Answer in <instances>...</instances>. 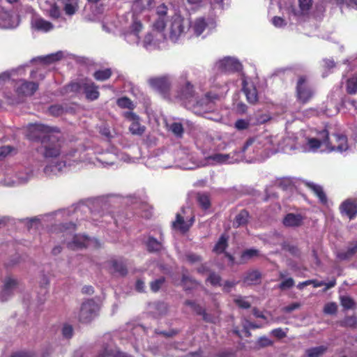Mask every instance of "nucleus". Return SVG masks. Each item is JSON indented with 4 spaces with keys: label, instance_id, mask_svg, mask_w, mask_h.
<instances>
[{
    "label": "nucleus",
    "instance_id": "obj_1",
    "mask_svg": "<svg viewBox=\"0 0 357 357\" xmlns=\"http://www.w3.org/2000/svg\"><path fill=\"white\" fill-rule=\"evenodd\" d=\"M180 82L177 96L183 100L185 107L190 109L197 115H204L213 109V101L218 98L217 94L206 93L204 97L197 100L195 97L193 86L185 77Z\"/></svg>",
    "mask_w": 357,
    "mask_h": 357
},
{
    "label": "nucleus",
    "instance_id": "obj_2",
    "mask_svg": "<svg viewBox=\"0 0 357 357\" xmlns=\"http://www.w3.org/2000/svg\"><path fill=\"white\" fill-rule=\"evenodd\" d=\"M36 137L40 140L41 145L38 151L45 158H56L61 153V143L59 138L52 134V129L43 124L32 126Z\"/></svg>",
    "mask_w": 357,
    "mask_h": 357
},
{
    "label": "nucleus",
    "instance_id": "obj_3",
    "mask_svg": "<svg viewBox=\"0 0 357 357\" xmlns=\"http://www.w3.org/2000/svg\"><path fill=\"white\" fill-rule=\"evenodd\" d=\"M335 139L339 144L335 146L330 142L329 133L326 129H323L317 132V137H310L307 139L305 150L316 152L319 149L322 151H327L342 152L348 149L347 138L344 135L336 134Z\"/></svg>",
    "mask_w": 357,
    "mask_h": 357
},
{
    "label": "nucleus",
    "instance_id": "obj_4",
    "mask_svg": "<svg viewBox=\"0 0 357 357\" xmlns=\"http://www.w3.org/2000/svg\"><path fill=\"white\" fill-rule=\"evenodd\" d=\"M190 22L185 20L181 15H175L172 17L169 26V38L176 42L178 38L188 29Z\"/></svg>",
    "mask_w": 357,
    "mask_h": 357
},
{
    "label": "nucleus",
    "instance_id": "obj_5",
    "mask_svg": "<svg viewBox=\"0 0 357 357\" xmlns=\"http://www.w3.org/2000/svg\"><path fill=\"white\" fill-rule=\"evenodd\" d=\"M98 310V304L93 299H88L82 304L79 320L82 323H89L97 316Z\"/></svg>",
    "mask_w": 357,
    "mask_h": 357
},
{
    "label": "nucleus",
    "instance_id": "obj_6",
    "mask_svg": "<svg viewBox=\"0 0 357 357\" xmlns=\"http://www.w3.org/2000/svg\"><path fill=\"white\" fill-rule=\"evenodd\" d=\"M273 144V136L266 131L254 137L248 139L243 147V151H245L251 146H252L255 149L259 150L261 148H268Z\"/></svg>",
    "mask_w": 357,
    "mask_h": 357
},
{
    "label": "nucleus",
    "instance_id": "obj_7",
    "mask_svg": "<svg viewBox=\"0 0 357 357\" xmlns=\"http://www.w3.org/2000/svg\"><path fill=\"white\" fill-rule=\"evenodd\" d=\"M296 89L297 98L302 103H306L313 96L314 91L305 75H301L298 77Z\"/></svg>",
    "mask_w": 357,
    "mask_h": 357
},
{
    "label": "nucleus",
    "instance_id": "obj_8",
    "mask_svg": "<svg viewBox=\"0 0 357 357\" xmlns=\"http://www.w3.org/2000/svg\"><path fill=\"white\" fill-rule=\"evenodd\" d=\"M241 63L232 57H225L223 59L218 61L214 66V69L220 73H230L237 72L241 70Z\"/></svg>",
    "mask_w": 357,
    "mask_h": 357
},
{
    "label": "nucleus",
    "instance_id": "obj_9",
    "mask_svg": "<svg viewBox=\"0 0 357 357\" xmlns=\"http://www.w3.org/2000/svg\"><path fill=\"white\" fill-rule=\"evenodd\" d=\"M172 83V80L169 75L152 77L149 79L150 86L164 96L169 95Z\"/></svg>",
    "mask_w": 357,
    "mask_h": 357
},
{
    "label": "nucleus",
    "instance_id": "obj_10",
    "mask_svg": "<svg viewBox=\"0 0 357 357\" xmlns=\"http://www.w3.org/2000/svg\"><path fill=\"white\" fill-rule=\"evenodd\" d=\"M73 90H77L81 88L84 90L86 97L91 100H96L99 96V92L97 86L91 80H83L80 84L75 83L71 84Z\"/></svg>",
    "mask_w": 357,
    "mask_h": 357
},
{
    "label": "nucleus",
    "instance_id": "obj_11",
    "mask_svg": "<svg viewBox=\"0 0 357 357\" xmlns=\"http://www.w3.org/2000/svg\"><path fill=\"white\" fill-rule=\"evenodd\" d=\"M15 92L19 96H32L38 89V84L24 79L19 80L15 84Z\"/></svg>",
    "mask_w": 357,
    "mask_h": 357
},
{
    "label": "nucleus",
    "instance_id": "obj_12",
    "mask_svg": "<svg viewBox=\"0 0 357 357\" xmlns=\"http://www.w3.org/2000/svg\"><path fill=\"white\" fill-rule=\"evenodd\" d=\"M142 29L141 22L137 19H133L130 27L123 33L124 39L130 44H138L139 43V33Z\"/></svg>",
    "mask_w": 357,
    "mask_h": 357
},
{
    "label": "nucleus",
    "instance_id": "obj_13",
    "mask_svg": "<svg viewBox=\"0 0 357 357\" xmlns=\"http://www.w3.org/2000/svg\"><path fill=\"white\" fill-rule=\"evenodd\" d=\"M268 119L266 115H261L259 117L250 116L247 119H238L234 123V127L238 130H243L248 129L251 125L262 124Z\"/></svg>",
    "mask_w": 357,
    "mask_h": 357
},
{
    "label": "nucleus",
    "instance_id": "obj_14",
    "mask_svg": "<svg viewBox=\"0 0 357 357\" xmlns=\"http://www.w3.org/2000/svg\"><path fill=\"white\" fill-rule=\"evenodd\" d=\"M17 287V281L8 276L6 277L3 281V287L0 293V301H6L14 294L15 290Z\"/></svg>",
    "mask_w": 357,
    "mask_h": 357
},
{
    "label": "nucleus",
    "instance_id": "obj_15",
    "mask_svg": "<svg viewBox=\"0 0 357 357\" xmlns=\"http://www.w3.org/2000/svg\"><path fill=\"white\" fill-rule=\"evenodd\" d=\"M124 116L131 122L129 130L132 134L142 135L144 133L145 127L139 123V118L137 115L131 112H126L124 114Z\"/></svg>",
    "mask_w": 357,
    "mask_h": 357
},
{
    "label": "nucleus",
    "instance_id": "obj_16",
    "mask_svg": "<svg viewBox=\"0 0 357 357\" xmlns=\"http://www.w3.org/2000/svg\"><path fill=\"white\" fill-rule=\"evenodd\" d=\"M19 22V17L16 15H13L8 12H2L0 13V28L1 29L16 28Z\"/></svg>",
    "mask_w": 357,
    "mask_h": 357
},
{
    "label": "nucleus",
    "instance_id": "obj_17",
    "mask_svg": "<svg viewBox=\"0 0 357 357\" xmlns=\"http://www.w3.org/2000/svg\"><path fill=\"white\" fill-rule=\"evenodd\" d=\"M93 242V239L89 238L85 236L74 235L73 240L70 242H67V246L72 250H76L89 247Z\"/></svg>",
    "mask_w": 357,
    "mask_h": 357
},
{
    "label": "nucleus",
    "instance_id": "obj_18",
    "mask_svg": "<svg viewBox=\"0 0 357 357\" xmlns=\"http://www.w3.org/2000/svg\"><path fill=\"white\" fill-rule=\"evenodd\" d=\"M31 24L32 28L38 31L48 32L54 28V25L50 22L39 17H33Z\"/></svg>",
    "mask_w": 357,
    "mask_h": 357
},
{
    "label": "nucleus",
    "instance_id": "obj_19",
    "mask_svg": "<svg viewBox=\"0 0 357 357\" xmlns=\"http://www.w3.org/2000/svg\"><path fill=\"white\" fill-rule=\"evenodd\" d=\"M67 165L68 166L72 165V163L68 158L58 161L54 165H47L44 169V172L49 176L51 174H57L58 173L63 172V169L67 167Z\"/></svg>",
    "mask_w": 357,
    "mask_h": 357
},
{
    "label": "nucleus",
    "instance_id": "obj_20",
    "mask_svg": "<svg viewBox=\"0 0 357 357\" xmlns=\"http://www.w3.org/2000/svg\"><path fill=\"white\" fill-rule=\"evenodd\" d=\"M340 209L341 213L348 216L349 219H354L357 215V204L349 199L342 202Z\"/></svg>",
    "mask_w": 357,
    "mask_h": 357
},
{
    "label": "nucleus",
    "instance_id": "obj_21",
    "mask_svg": "<svg viewBox=\"0 0 357 357\" xmlns=\"http://www.w3.org/2000/svg\"><path fill=\"white\" fill-rule=\"evenodd\" d=\"M194 222V218H191L188 221H185L183 217L177 213L176 220L173 222V227L179 230L181 233L187 232Z\"/></svg>",
    "mask_w": 357,
    "mask_h": 357
},
{
    "label": "nucleus",
    "instance_id": "obj_22",
    "mask_svg": "<svg viewBox=\"0 0 357 357\" xmlns=\"http://www.w3.org/2000/svg\"><path fill=\"white\" fill-rule=\"evenodd\" d=\"M261 273L258 270H251L246 272L243 276V283L247 285L258 284L261 282Z\"/></svg>",
    "mask_w": 357,
    "mask_h": 357
},
{
    "label": "nucleus",
    "instance_id": "obj_23",
    "mask_svg": "<svg viewBox=\"0 0 357 357\" xmlns=\"http://www.w3.org/2000/svg\"><path fill=\"white\" fill-rule=\"evenodd\" d=\"M243 91L249 103L255 104L258 101L257 91L253 84H248L243 82Z\"/></svg>",
    "mask_w": 357,
    "mask_h": 357
},
{
    "label": "nucleus",
    "instance_id": "obj_24",
    "mask_svg": "<svg viewBox=\"0 0 357 357\" xmlns=\"http://www.w3.org/2000/svg\"><path fill=\"white\" fill-rule=\"evenodd\" d=\"M303 218L301 214L288 213L283 220L287 227H298L301 225Z\"/></svg>",
    "mask_w": 357,
    "mask_h": 357
},
{
    "label": "nucleus",
    "instance_id": "obj_25",
    "mask_svg": "<svg viewBox=\"0 0 357 357\" xmlns=\"http://www.w3.org/2000/svg\"><path fill=\"white\" fill-rule=\"evenodd\" d=\"M306 185L319 198L321 204H325L327 203V197L321 185H317L314 183H306Z\"/></svg>",
    "mask_w": 357,
    "mask_h": 357
},
{
    "label": "nucleus",
    "instance_id": "obj_26",
    "mask_svg": "<svg viewBox=\"0 0 357 357\" xmlns=\"http://www.w3.org/2000/svg\"><path fill=\"white\" fill-rule=\"evenodd\" d=\"M207 23L205 18L199 17L191 24V30L196 36H200L206 29Z\"/></svg>",
    "mask_w": 357,
    "mask_h": 357
},
{
    "label": "nucleus",
    "instance_id": "obj_27",
    "mask_svg": "<svg viewBox=\"0 0 357 357\" xmlns=\"http://www.w3.org/2000/svg\"><path fill=\"white\" fill-rule=\"evenodd\" d=\"M328 350V347L321 345L307 349L305 351V357H321Z\"/></svg>",
    "mask_w": 357,
    "mask_h": 357
},
{
    "label": "nucleus",
    "instance_id": "obj_28",
    "mask_svg": "<svg viewBox=\"0 0 357 357\" xmlns=\"http://www.w3.org/2000/svg\"><path fill=\"white\" fill-rule=\"evenodd\" d=\"M249 213L246 210H241L235 217L233 227L238 228L245 225L248 222Z\"/></svg>",
    "mask_w": 357,
    "mask_h": 357
},
{
    "label": "nucleus",
    "instance_id": "obj_29",
    "mask_svg": "<svg viewBox=\"0 0 357 357\" xmlns=\"http://www.w3.org/2000/svg\"><path fill=\"white\" fill-rule=\"evenodd\" d=\"M196 200L199 206L204 210H206L211 206L209 195L206 192H198L196 195Z\"/></svg>",
    "mask_w": 357,
    "mask_h": 357
},
{
    "label": "nucleus",
    "instance_id": "obj_30",
    "mask_svg": "<svg viewBox=\"0 0 357 357\" xmlns=\"http://www.w3.org/2000/svg\"><path fill=\"white\" fill-rule=\"evenodd\" d=\"M152 4V0H136L132 5V9L135 13H141L149 10Z\"/></svg>",
    "mask_w": 357,
    "mask_h": 357
},
{
    "label": "nucleus",
    "instance_id": "obj_31",
    "mask_svg": "<svg viewBox=\"0 0 357 357\" xmlns=\"http://www.w3.org/2000/svg\"><path fill=\"white\" fill-rule=\"evenodd\" d=\"M97 357H132L131 356L120 351H114V350L110 347H105L100 352Z\"/></svg>",
    "mask_w": 357,
    "mask_h": 357
},
{
    "label": "nucleus",
    "instance_id": "obj_32",
    "mask_svg": "<svg viewBox=\"0 0 357 357\" xmlns=\"http://www.w3.org/2000/svg\"><path fill=\"white\" fill-rule=\"evenodd\" d=\"M229 159V154L215 153L208 157V160L211 161L213 164L231 163L232 161H230Z\"/></svg>",
    "mask_w": 357,
    "mask_h": 357
},
{
    "label": "nucleus",
    "instance_id": "obj_33",
    "mask_svg": "<svg viewBox=\"0 0 357 357\" xmlns=\"http://www.w3.org/2000/svg\"><path fill=\"white\" fill-rule=\"evenodd\" d=\"M113 271L121 276L127 274L128 271L124 262L121 260L114 259L111 261Z\"/></svg>",
    "mask_w": 357,
    "mask_h": 357
},
{
    "label": "nucleus",
    "instance_id": "obj_34",
    "mask_svg": "<svg viewBox=\"0 0 357 357\" xmlns=\"http://www.w3.org/2000/svg\"><path fill=\"white\" fill-rule=\"evenodd\" d=\"M259 255V252L258 250L255 248L247 249L242 252L240 258V264H245L248 262L250 259L258 257Z\"/></svg>",
    "mask_w": 357,
    "mask_h": 357
},
{
    "label": "nucleus",
    "instance_id": "obj_35",
    "mask_svg": "<svg viewBox=\"0 0 357 357\" xmlns=\"http://www.w3.org/2000/svg\"><path fill=\"white\" fill-rule=\"evenodd\" d=\"M64 5L66 14L72 15L75 13L78 7V0H61Z\"/></svg>",
    "mask_w": 357,
    "mask_h": 357
},
{
    "label": "nucleus",
    "instance_id": "obj_36",
    "mask_svg": "<svg viewBox=\"0 0 357 357\" xmlns=\"http://www.w3.org/2000/svg\"><path fill=\"white\" fill-rule=\"evenodd\" d=\"M357 252V244L348 247L346 251H340L337 253V257L341 260H346L353 257Z\"/></svg>",
    "mask_w": 357,
    "mask_h": 357
},
{
    "label": "nucleus",
    "instance_id": "obj_37",
    "mask_svg": "<svg viewBox=\"0 0 357 357\" xmlns=\"http://www.w3.org/2000/svg\"><path fill=\"white\" fill-rule=\"evenodd\" d=\"M346 91L350 95L357 93V76H353L347 80Z\"/></svg>",
    "mask_w": 357,
    "mask_h": 357
},
{
    "label": "nucleus",
    "instance_id": "obj_38",
    "mask_svg": "<svg viewBox=\"0 0 357 357\" xmlns=\"http://www.w3.org/2000/svg\"><path fill=\"white\" fill-rule=\"evenodd\" d=\"M33 176L31 171L26 169L25 172H20L16 174L17 180L15 181L17 184L26 183Z\"/></svg>",
    "mask_w": 357,
    "mask_h": 357
},
{
    "label": "nucleus",
    "instance_id": "obj_39",
    "mask_svg": "<svg viewBox=\"0 0 357 357\" xmlns=\"http://www.w3.org/2000/svg\"><path fill=\"white\" fill-rule=\"evenodd\" d=\"M227 241L228 237L225 235H222L220 237L217 243L215 244L213 248V251H215L217 253L224 252L227 247Z\"/></svg>",
    "mask_w": 357,
    "mask_h": 357
},
{
    "label": "nucleus",
    "instance_id": "obj_40",
    "mask_svg": "<svg viewBox=\"0 0 357 357\" xmlns=\"http://www.w3.org/2000/svg\"><path fill=\"white\" fill-rule=\"evenodd\" d=\"M146 244L149 252H158L162 248V243L153 237H149Z\"/></svg>",
    "mask_w": 357,
    "mask_h": 357
},
{
    "label": "nucleus",
    "instance_id": "obj_41",
    "mask_svg": "<svg viewBox=\"0 0 357 357\" xmlns=\"http://www.w3.org/2000/svg\"><path fill=\"white\" fill-rule=\"evenodd\" d=\"M112 75L110 69L99 70L93 73L94 78L98 81H105L108 79Z\"/></svg>",
    "mask_w": 357,
    "mask_h": 357
},
{
    "label": "nucleus",
    "instance_id": "obj_42",
    "mask_svg": "<svg viewBox=\"0 0 357 357\" xmlns=\"http://www.w3.org/2000/svg\"><path fill=\"white\" fill-rule=\"evenodd\" d=\"M62 56L63 53L61 52H57L56 53L48 54L43 57H39L38 59L45 63H51L60 60Z\"/></svg>",
    "mask_w": 357,
    "mask_h": 357
},
{
    "label": "nucleus",
    "instance_id": "obj_43",
    "mask_svg": "<svg viewBox=\"0 0 357 357\" xmlns=\"http://www.w3.org/2000/svg\"><path fill=\"white\" fill-rule=\"evenodd\" d=\"M357 325V319L354 316L346 317L340 321V326L342 327L355 328Z\"/></svg>",
    "mask_w": 357,
    "mask_h": 357
},
{
    "label": "nucleus",
    "instance_id": "obj_44",
    "mask_svg": "<svg viewBox=\"0 0 357 357\" xmlns=\"http://www.w3.org/2000/svg\"><path fill=\"white\" fill-rule=\"evenodd\" d=\"M301 13L305 15L308 13L312 6V0H298Z\"/></svg>",
    "mask_w": 357,
    "mask_h": 357
},
{
    "label": "nucleus",
    "instance_id": "obj_45",
    "mask_svg": "<svg viewBox=\"0 0 357 357\" xmlns=\"http://www.w3.org/2000/svg\"><path fill=\"white\" fill-rule=\"evenodd\" d=\"M170 130L178 137H181L183 133V127L181 123H173L170 126Z\"/></svg>",
    "mask_w": 357,
    "mask_h": 357
},
{
    "label": "nucleus",
    "instance_id": "obj_46",
    "mask_svg": "<svg viewBox=\"0 0 357 357\" xmlns=\"http://www.w3.org/2000/svg\"><path fill=\"white\" fill-rule=\"evenodd\" d=\"M340 302L342 307L347 310L351 309L354 305L353 299L347 296H342L340 297Z\"/></svg>",
    "mask_w": 357,
    "mask_h": 357
},
{
    "label": "nucleus",
    "instance_id": "obj_47",
    "mask_svg": "<svg viewBox=\"0 0 357 357\" xmlns=\"http://www.w3.org/2000/svg\"><path fill=\"white\" fill-rule=\"evenodd\" d=\"M234 301L241 308L248 309L250 307V303L246 301L245 297L238 296L234 298Z\"/></svg>",
    "mask_w": 357,
    "mask_h": 357
},
{
    "label": "nucleus",
    "instance_id": "obj_48",
    "mask_svg": "<svg viewBox=\"0 0 357 357\" xmlns=\"http://www.w3.org/2000/svg\"><path fill=\"white\" fill-rule=\"evenodd\" d=\"M165 281V280L164 277H160V278L155 280L154 281L151 282V284H150L151 289L153 292H157L161 288V287L164 284Z\"/></svg>",
    "mask_w": 357,
    "mask_h": 357
},
{
    "label": "nucleus",
    "instance_id": "obj_49",
    "mask_svg": "<svg viewBox=\"0 0 357 357\" xmlns=\"http://www.w3.org/2000/svg\"><path fill=\"white\" fill-rule=\"evenodd\" d=\"M295 284L294 280L292 278H289L283 280L279 285L278 288L281 290H286L291 288Z\"/></svg>",
    "mask_w": 357,
    "mask_h": 357
},
{
    "label": "nucleus",
    "instance_id": "obj_50",
    "mask_svg": "<svg viewBox=\"0 0 357 357\" xmlns=\"http://www.w3.org/2000/svg\"><path fill=\"white\" fill-rule=\"evenodd\" d=\"M117 105L121 108L131 109L133 106L132 101L126 97L119 98Z\"/></svg>",
    "mask_w": 357,
    "mask_h": 357
},
{
    "label": "nucleus",
    "instance_id": "obj_51",
    "mask_svg": "<svg viewBox=\"0 0 357 357\" xmlns=\"http://www.w3.org/2000/svg\"><path fill=\"white\" fill-rule=\"evenodd\" d=\"M207 281L213 286H218L220 285L221 278L218 274L211 272L207 278Z\"/></svg>",
    "mask_w": 357,
    "mask_h": 357
},
{
    "label": "nucleus",
    "instance_id": "obj_52",
    "mask_svg": "<svg viewBox=\"0 0 357 357\" xmlns=\"http://www.w3.org/2000/svg\"><path fill=\"white\" fill-rule=\"evenodd\" d=\"M337 306L335 303H328L325 305L324 312L326 314H335L337 312Z\"/></svg>",
    "mask_w": 357,
    "mask_h": 357
},
{
    "label": "nucleus",
    "instance_id": "obj_53",
    "mask_svg": "<svg viewBox=\"0 0 357 357\" xmlns=\"http://www.w3.org/2000/svg\"><path fill=\"white\" fill-rule=\"evenodd\" d=\"M61 331L63 337L66 339H70L73 335V328L72 326L69 324L63 325Z\"/></svg>",
    "mask_w": 357,
    "mask_h": 357
},
{
    "label": "nucleus",
    "instance_id": "obj_54",
    "mask_svg": "<svg viewBox=\"0 0 357 357\" xmlns=\"http://www.w3.org/2000/svg\"><path fill=\"white\" fill-rule=\"evenodd\" d=\"M242 326L243 329H246L247 328L249 329H255L262 327V325L252 323L245 318H243L242 320Z\"/></svg>",
    "mask_w": 357,
    "mask_h": 357
},
{
    "label": "nucleus",
    "instance_id": "obj_55",
    "mask_svg": "<svg viewBox=\"0 0 357 357\" xmlns=\"http://www.w3.org/2000/svg\"><path fill=\"white\" fill-rule=\"evenodd\" d=\"M49 15L54 19H57L60 17V10L56 4H52L50 6Z\"/></svg>",
    "mask_w": 357,
    "mask_h": 357
},
{
    "label": "nucleus",
    "instance_id": "obj_56",
    "mask_svg": "<svg viewBox=\"0 0 357 357\" xmlns=\"http://www.w3.org/2000/svg\"><path fill=\"white\" fill-rule=\"evenodd\" d=\"M202 319L204 321L212 324H215L219 321L218 315L211 314L206 312L204 314Z\"/></svg>",
    "mask_w": 357,
    "mask_h": 357
},
{
    "label": "nucleus",
    "instance_id": "obj_57",
    "mask_svg": "<svg viewBox=\"0 0 357 357\" xmlns=\"http://www.w3.org/2000/svg\"><path fill=\"white\" fill-rule=\"evenodd\" d=\"M153 36L151 33H147L143 40V47L149 50L153 46Z\"/></svg>",
    "mask_w": 357,
    "mask_h": 357
},
{
    "label": "nucleus",
    "instance_id": "obj_58",
    "mask_svg": "<svg viewBox=\"0 0 357 357\" xmlns=\"http://www.w3.org/2000/svg\"><path fill=\"white\" fill-rule=\"evenodd\" d=\"M273 343V341H271L269 338L265 336L259 337L257 342V345L259 347H266L268 346H271Z\"/></svg>",
    "mask_w": 357,
    "mask_h": 357
},
{
    "label": "nucleus",
    "instance_id": "obj_59",
    "mask_svg": "<svg viewBox=\"0 0 357 357\" xmlns=\"http://www.w3.org/2000/svg\"><path fill=\"white\" fill-rule=\"evenodd\" d=\"M165 22L163 17H158V19L153 23V27L159 31H162L165 29Z\"/></svg>",
    "mask_w": 357,
    "mask_h": 357
},
{
    "label": "nucleus",
    "instance_id": "obj_60",
    "mask_svg": "<svg viewBox=\"0 0 357 357\" xmlns=\"http://www.w3.org/2000/svg\"><path fill=\"white\" fill-rule=\"evenodd\" d=\"M186 259L191 264H195L202 261L201 256L195 253H189L186 255Z\"/></svg>",
    "mask_w": 357,
    "mask_h": 357
},
{
    "label": "nucleus",
    "instance_id": "obj_61",
    "mask_svg": "<svg viewBox=\"0 0 357 357\" xmlns=\"http://www.w3.org/2000/svg\"><path fill=\"white\" fill-rule=\"evenodd\" d=\"M271 334L273 336H275V337H278L279 339L285 337L287 335V333L285 331H284L281 328H278L273 329L271 331Z\"/></svg>",
    "mask_w": 357,
    "mask_h": 357
},
{
    "label": "nucleus",
    "instance_id": "obj_62",
    "mask_svg": "<svg viewBox=\"0 0 357 357\" xmlns=\"http://www.w3.org/2000/svg\"><path fill=\"white\" fill-rule=\"evenodd\" d=\"M272 22L276 27H282L286 25L284 20L280 17H274L272 20Z\"/></svg>",
    "mask_w": 357,
    "mask_h": 357
},
{
    "label": "nucleus",
    "instance_id": "obj_63",
    "mask_svg": "<svg viewBox=\"0 0 357 357\" xmlns=\"http://www.w3.org/2000/svg\"><path fill=\"white\" fill-rule=\"evenodd\" d=\"M167 13V8L165 4H162L157 8V14L159 15V17H163L166 15Z\"/></svg>",
    "mask_w": 357,
    "mask_h": 357
},
{
    "label": "nucleus",
    "instance_id": "obj_64",
    "mask_svg": "<svg viewBox=\"0 0 357 357\" xmlns=\"http://www.w3.org/2000/svg\"><path fill=\"white\" fill-rule=\"evenodd\" d=\"M62 108L58 105L51 106L49 109L50 112L54 116H59L62 112Z\"/></svg>",
    "mask_w": 357,
    "mask_h": 357
}]
</instances>
